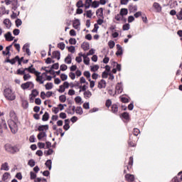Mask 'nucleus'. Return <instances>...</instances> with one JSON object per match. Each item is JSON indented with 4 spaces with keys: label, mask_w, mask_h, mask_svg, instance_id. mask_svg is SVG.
Listing matches in <instances>:
<instances>
[{
    "label": "nucleus",
    "mask_w": 182,
    "mask_h": 182,
    "mask_svg": "<svg viewBox=\"0 0 182 182\" xmlns=\"http://www.w3.org/2000/svg\"><path fill=\"white\" fill-rule=\"evenodd\" d=\"M125 179L128 182H133V181H134V175L127 173L125 175Z\"/></svg>",
    "instance_id": "nucleus-10"
},
{
    "label": "nucleus",
    "mask_w": 182,
    "mask_h": 182,
    "mask_svg": "<svg viewBox=\"0 0 182 182\" xmlns=\"http://www.w3.org/2000/svg\"><path fill=\"white\" fill-rule=\"evenodd\" d=\"M123 92V85L122 83H117L115 87V95H120Z\"/></svg>",
    "instance_id": "nucleus-7"
},
{
    "label": "nucleus",
    "mask_w": 182,
    "mask_h": 182,
    "mask_svg": "<svg viewBox=\"0 0 182 182\" xmlns=\"http://www.w3.org/2000/svg\"><path fill=\"white\" fill-rule=\"evenodd\" d=\"M38 130L40 132H46L47 130H49V125L46 124V125H40L38 127Z\"/></svg>",
    "instance_id": "nucleus-8"
},
{
    "label": "nucleus",
    "mask_w": 182,
    "mask_h": 182,
    "mask_svg": "<svg viewBox=\"0 0 182 182\" xmlns=\"http://www.w3.org/2000/svg\"><path fill=\"white\" fill-rule=\"evenodd\" d=\"M38 95H39V92L38 91V90H33L31 94V96H33V97H36V96H38Z\"/></svg>",
    "instance_id": "nucleus-37"
},
{
    "label": "nucleus",
    "mask_w": 182,
    "mask_h": 182,
    "mask_svg": "<svg viewBox=\"0 0 182 182\" xmlns=\"http://www.w3.org/2000/svg\"><path fill=\"white\" fill-rule=\"evenodd\" d=\"M60 70H62L63 72H65V70H68V65H65V64H62L60 66Z\"/></svg>",
    "instance_id": "nucleus-42"
},
{
    "label": "nucleus",
    "mask_w": 182,
    "mask_h": 182,
    "mask_svg": "<svg viewBox=\"0 0 182 182\" xmlns=\"http://www.w3.org/2000/svg\"><path fill=\"white\" fill-rule=\"evenodd\" d=\"M75 46H71L68 47V52H70L71 53H75Z\"/></svg>",
    "instance_id": "nucleus-53"
},
{
    "label": "nucleus",
    "mask_w": 182,
    "mask_h": 182,
    "mask_svg": "<svg viewBox=\"0 0 182 182\" xmlns=\"http://www.w3.org/2000/svg\"><path fill=\"white\" fill-rule=\"evenodd\" d=\"M38 146L39 147V149H45V143L38 142Z\"/></svg>",
    "instance_id": "nucleus-63"
},
{
    "label": "nucleus",
    "mask_w": 182,
    "mask_h": 182,
    "mask_svg": "<svg viewBox=\"0 0 182 182\" xmlns=\"http://www.w3.org/2000/svg\"><path fill=\"white\" fill-rule=\"evenodd\" d=\"M65 62L68 65H70L72 63V55L68 54V56L65 58Z\"/></svg>",
    "instance_id": "nucleus-20"
},
{
    "label": "nucleus",
    "mask_w": 182,
    "mask_h": 182,
    "mask_svg": "<svg viewBox=\"0 0 182 182\" xmlns=\"http://www.w3.org/2000/svg\"><path fill=\"white\" fill-rule=\"evenodd\" d=\"M65 90V88L63 85H60V88L58 90L59 93H63Z\"/></svg>",
    "instance_id": "nucleus-59"
},
{
    "label": "nucleus",
    "mask_w": 182,
    "mask_h": 182,
    "mask_svg": "<svg viewBox=\"0 0 182 182\" xmlns=\"http://www.w3.org/2000/svg\"><path fill=\"white\" fill-rule=\"evenodd\" d=\"M4 149L6 150V151H8L9 153H11L12 154L16 153L18 149H16V147L13 146L12 145L9 144H6L4 146Z\"/></svg>",
    "instance_id": "nucleus-4"
},
{
    "label": "nucleus",
    "mask_w": 182,
    "mask_h": 182,
    "mask_svg": "<svg viewBox=\"0 0 182 182\" xmlns=\"http://www.w3.org/2000/svg\"><path fill=\"white\" fill-rule=\"evenodd\" d=\"M123 31H129L130 29V24L126 23L122 27Z\"/></svg>",
    "instance_id": "nucleus-46"
},
{
    "label": "nucleus",
    "mask_w": 182,
    "mask_h": 182,
    "mask_svg": "<svg viewBox=\"0 0 182 182\" xmlns=\"http://www.w3.org/2000/svg\"><path fill=\"white\" fill-rule=\"evenodd\" d=\"M46 90H50L52 89H53V83L52 82H48L46 85Z\"/></svg>",
    "instance_id": "nucleus-30"
},
{
    "label": "nucleus",
    "mask_w": 182,
    "mask_h": 182,
    "mask_svg": "<svg viewBox=\"0 0 182 182\" xmlns=\"http://www.w3.org/2000/svg\"><path fill=\"white\" fill-rule=\"evenodd\" d=\"M97 70H99V65H95L91 67V72H97Z\"/></svg>",
    "instance_id": "nucleus-45"
},
{
    "label": "nucleus",
    "mask_w": 182,
    "mask_h": 182,
    "mask_svg": "<svg viewBox=\"0 0 182 182\" xmlns=\"http://www.w3.org/2000/svg\"><path fill=\"white\" fill-rule=\"evenodd\" d=\"M140 134V129L137 128L134 129V136H139Z\"/></svg>",
    "instance_id": "nucleus-52"
},
{
    "label": "nucleus",
    "mask_w": 182,
    "mask_h": 182,
    "mask_svg": "<svg viewBox=\"0 0 182 182\" xmlns=\"http://www.w3.org/2000/svg\"><path fill=\"white\" fill-rule=\"evenodd\" d=\"M43 122H48L49 120V113L48 112H46L42 117Z\"/></svg>",
    "instance_id": "nucleus-24"
},
{
    "label": "nucleus",
    "mask_w": 182,
    "mask_h": 182,
    "mask_svg": "<svg viewBox=\"0 0 182 182\" xmlns=\"http://www.w3.org/2000/svg\"><path fill=\"white\" fill-rule=\"evenodd\" d=\"M119 110V108L117 107V105H112V113H117Z\"/></svg>",
    "instance_id": "nucleus-31"
},
{
    "label": "nucleus",
    "mask_w": 182,
    "mask_h": 182,
    "mask_svg": "<svg viewBox=\"0 0 182 182\" xmlns=\"http://www.w3.org/2000/svg\"><path fill=\"white\" fill-rule=\"evenodd\" d=\"M82 49H83V50H89V49H90V46L89 45V43H82L81 46Z\"/></svg>",
    "instance_id": "nucleus-25"
},
{
    "label": "nucleus",
    "mask_w": 182,
    "mask_h": 182,
    "mask_svg": "<svg viewBox=\"0 0 182 182\" xmlns=\"http://www.w3.org/2000/svg\"><path fill=\"white\" fill-rule=\"evenodd\" d=\"M46 73H43L41 75V73L37 72V73L36 74V82H38L40 85H43V83H45V80H46L45 78H43V76H46Z\"/></svg>",
    "instance_id": "nucleus-3"
},
{
    "label": "nucleus",
    "mask_w": 182,
    "mask_h": 182,
    "mask_svg": "<svg viewBox=\"0 0 182 182\" xmlns=\"http://www.w3.org/2000/svg\"><path fill=\"white\" fill-rule=\"evenodd\" d=\"M51 70L52 69H55V70H58V69H59V63H56L55 64H53L51 68H50Z\"/></svg>",
    "instance_id": "nucleus-43"
},
{
    "label": "nucleus",
    "mask_w": 182,
    "mask_h": 182,
    "mask_svg": "<svg viewBox=\"0 0 182 182\" xmlns=\"http://www.w3.org/2000/svg\"><path fill=\"white\" fill-rule=\"evenodd\" d=\"M122 117L124 119H125V120H128V119H129V113H127V112L122 113Z\"/></svg>",
    "instance_id": "nucleus-60"
},
{
    "label": "nucleus",
    "mask_w": 182,
    "mask_h": 182,
    "mask_svg": "<svg viewBox=\"0 0 182 182\" xmlns=\"http://www.w3.org/2000/svg\"><path fill=\"white\" fill-rule=\"evenodd\" d=\"M59 100L61 102V103H65L66 102V96L65 95H60L59 97Z\"/></svg>",
    "instance_id": "nucleus-39"
},
{
    "label": "nucleus",
    "mask_w": 182,
    "mask_h": 182,
    "mask_svg": "<svg viewBox=\"0 0 182 182\" xmlns=\"http://www.w3.org/2000/svg\"><path fill=\"white\" fill-rule=\"evenodd\" d=\"M26 70H25V68L23 70L18 69V70H17V75H24Z\"/></svg>",
    "instance_id": "nucleus-56"
},
{
    "label": "nucleus",
    "mask_w": 182,
    "mask_h": 182,
    "mask_svg": "<svg viewBox=\"0 0 182 182\" xmlns=\"http://www.w3.org/2000/svg\"><path fill=\"white\" fill-rule=\"evenodd\" d=\"M54 59H58V60H60V51H54L53 52V56Z\"/></svg>",
    "instance_id": "nucleus-15"
},
{
    "label": "nucleus",
    "mask_w": 182,
    "mask_h": 182,
    "mask_svg": "<svg viewBox=\"0 0 182 182\" xmlns=\"http://www.w3.org/2000/svg\"><path fill=\"white\" fill-rule=\"evenodd\" d=\"M96 14L98 16H103V9L102 8H100L97 10L96 11Z\"/></svg>",
    "instance_id": "nucleus-33"
},
{
    "label": "nucleus",
    "mask_w": 182,
    "mask_h": 182,
    "mask_svg": "<svg viewBox=\"0 0 182 182\" xmlns=\"http://www.w3.org/2000/svg\"><path fill=\"white\" fill-rule=\"evenodd\" d=\"M53 153H54L53 149H50V148H49L48 150L44 151V154H45V156H52V154H53Z\"/></svg>",
    "instance_id": "nucleus-23"
},
{
    "label": "nucleus",
    "mask_w": 182,
    "mask_h": 182,
    "mask_svg": "<svg viewBox=\"0 0 182 182\" xmlns=\"http://www.w3.org/2000/svg\"><path fill=\"white\" fill-rule=\"evenodd\" d=\"M119 14H121V16L123 17L126 15H127V14H129V11L127 10V9H122L120 10Z\"/></svg>",
    "instance_id": "nucleus-28"
},
{
    "label": "nucleus",
    "mask_w": 182,
    "mask_h": 182,
    "mask_svg": "<svg viewBox=\"0 0 182 182\" xmlns=\"http://www.w3.org/2000/svg\"><path fill=\"white\" fill-rule=\"evenodd\" d=\"M31 76L29 74H24L23 79L24 80H29L31 79Z\"/></svg>",
    "instance_id": "nucleus-61"
},
{
    "label": "nucleus",
    "mask_w": 182,
    "mask_h": 182,
    "mask_svg": "<svg viewBox=\"0 0 182 182\" xmlns=\"http://www.w3.org/2000/svg\"><path fill=\"white\" fill-rule=\"evenodd\" d=\"M22 107L23 109H28L29 107V103L26 100H23L22 101Z\"/></svg>",
    "instance_id": "nucleus-34"
},
{
    "label": "nucleus",
    "mask_w": 182,
    "mask_h": 182,
    "mask_svg": "<svg viewBox=\"0 0 182 182\" xmlns=\"http://www.w3.org/2000/svg\"><path fill=\"white\" fill-rule=\"evenodd\" d=\"M69 43H70V45H76V39L75 38H70Z\"/></svg>",
    "instance_id": "nucleus-55"
},
{
    "label": "nucleus",
    "mask_w": 182,
    "mask_h": 182,
    "mask_svg": "<svg viewBox=\"0 0 182 182\" xmlns=\"http://www.w3.org/2000/svg\"><path fill=\"white\" fill-rule=\"evenodd\" d=\"M8 124H9V127L11 129V133H13V134H15L18 132V124H16V122H15L12 119H9Z\"/></svg>",
    "instance_id": "nucleus-2"
},
{
    "label": "nucleus",
    "mask_w": 182,
    "mask_h": 182,
    "mask_svg": "<svg viewBox=\"0 0 182 182\" xmlns=\"http://www.w3.org/2000/svg\"><path fill=\"white\" fill-rule=\"evenodd\" d=\"M84 76H85V77H87V79H90V72L89 71H85L84 72Z\"/></svg>",
    "instance_id": "nucleus-54"
},
{
    "label": "nucleus",
    "mask_w": 182,
    "mask_h": 182,
    "mask_svg": "<svg viewBox=\"0 0 182 182\" xmlns=\"http://www.w3.org/2000/svg\"><path fill=\"white\" fill-rule=\"evenodd\" d=\"M77 8H83L85 6V4H83V1L82 0H80L76 4Z\"/></svg>",
    "instance_id": "nucleus-36"
},
{
    "label": "nucleus",
    "mask_w": 182,
    "mask_h": 182,
    "mask_svg": "<svg viewBox=\"0 0 182 182\" xmlns=\"http://www.w3.org/2000/svg\"><path fill=\"white\" fill-rule=\"evenodd\" d=\"M75 112L77 114H83V109H82V107H77L75 109Z\"/></svg>",
    "instance_id": "nucleus-32"
},
{
    "label": "nucleus",
    "mask_w": 182,
    "mask_h": 182,
    "mask_svg": "<svg viewBox=\"0 0 182 182\" xmlns=\"http://www.w3.org/2000/svg\"><path fill=\"white\" fill-rule=\"evenodd\" d=\"M4 130H8V125H6L5 119H1L0 121V136L4 134Z\"/></svg>",
    "instance_id": "nucleus-5"
},
{
    "label": "nucleus",
    "mask_w": 182,
    "mask_h": 182,
    "mask_svg": "<svg viewBox=\"0 0 182 182\" xmlns=\"http://www.w3.org/2000/svg\"><path fill=\"white\" fill-rule=\"evenodd\" d=\"M46 132H41L38 134L37 137L38 140H42V139H43V137H46Z\"/></svg>",
    "instance_id": "nucleus-22"
},
{
    "label": "nucleus",
    "mask_w": 182,
    "mask_h": 182,
    "mask_svg": "<svg viewBox=\"0 0 182 182\" xmlns=\"http://www.w3.org/2000/svg\"><path fill=\"white\" fill-rule=\"evenodd\" d=\"M4 96L6 97V100H9L10 102H12L16 99L15 92L11 88L4 89Z\"/></svg>",
    "instance_id": "nucleus-1"
},
{
    "label": "nucleus",
    "mask_w": 182,
    "mask_h": 182,
    "mask_svg": "<svg viewBox=\"0 0 182 182\" xmlns=\"http://www.w3.org/2000/svg\"><path fill=\"white\" fill-rule=\"evenodd\" d=\"M45 164L46 167L48 168L49 170H52V160L50 159L47 160Z\"/></svg>",
    "instance_id": "nucleus-29"
},
{
    "label": "nucleus",
    "mask_w": 182,
    "mask_h": 182,
    "mask_svg": "<svg viewBox=\"0 0 182 182\" xmlns=\"http://www.w3.org/2000/svg\"><path fill=\"white\" fill-rule=\"evenodd\" d=\"M71 88L75 87L76 89H82V85H80V82H77L76 83L71 82L70 84Z\"/></svg>",
    "instance_id": "nucleus-16"
},
{
    "label": "nucleus",
    "mask_w": 182,
    "mask_h": 182,
    "mask_svg": "<svg viewBox=\"0 0 182 182\" xmlns=\"http://www.w3.org/2000/svg\"><path fill=\"white\" fill-rule=\"evenodd\" d=\"M18 59V56L16 55L14 58L10 60L11 65H15L16 63V60Z\"/></svg>",
    "instance_id": "nucleus-44"
},
{
    "label": "nucleus",
    "mask_w": 182,
    "mask_h": 182,
    "mask_svg": "<svg viewBox=\"0 0 182 182\" xmlns=\"http://www.w3.org/2000/svg\"><path fill=\"white\" fill-rule=\"evenodd\" d=\"M35 160L30 159L28 162V164L30 166V167H35Z\"/></svg>",
    "instance_id": "nucleus-40"
},
{
    "label": "nucleus",
    "mask_w": 182,
    "mask_h": 182,
    "mask_svg": "<svg viewBox=\"0 0 182 182\" xmlns=\"http://www.w3.org/2000/svg\"><path fill=\"white\" fill-rule=\"evenodd\" d=\"M69 77H70V79H72V80H75V79H76V74H75L73 72H70L69 73Z\"/></svg>",
    "instance_id": "nucleus-49"
},
{
    "label": "nucleus",
    "mask_w": 182,
    "mask_h": 182,
    "mask_svg": "<svg viewBox=\"0 0 182 182\" xmlns=\"http://www.w3.org/2000/svg\"><path fill=\"white\" fill-rule=\"evenodd\" d=\"M11 176V173H9V172H5L4 174H3V176H2V180L4 181H6L8 180V178H9V176Z\"/></svg>",
    "instance_id": "nucleus-26"
},
{
    "label": "nucleus",
    "mask_w": 182,
    "mask_h": 182,
    "mask_svg": "<svg viewBox=\"0 0 182 182\" xmlns=\"http://www.w3.org/2000/svg\"><path fill=\"white\" fill-rule=\"evenodd\" d=\"M1 170H4V171H9V165H8L7 162L1 164Z\"/></svg>",
    "instance_id": "nucleus-17"
},
{
    "label": "nucleus",
    "mask_w": 182,
    "mask_h": 182,
    "mask_svg": "<svg viewBox=\"0 0 182 182\" xmlns=\"http://www.w3.org/2000/svg\"><path fill=\"white\" fill-rule=\"evenodd\" d=\"M121 102L122 103H129V100L124 97H121Z\"/></svg>",
    "instance_id": "nucleus-64"
},
{
    "label": "nucleus",
    "mask_w": 182,
    "mask_h": 182,
    "mask_svg": "<svg viewBox=\"0 0 182 182\" xmlns=\"http://www.w3.org/2000/svg\"><path fill=\"white\" fill-rule=\"evenodd\" d=\"M75 101L77 102V103H80V102H82V97L80 96H77L75 98Z\"/></svg>",
    "instance_id": "nucleus-62"
},
{
    "label": "nucleus",
    "mask_w": 182,
    "mask_h": 182,
    "mask_svg": "<svg viewBox=\"0 0 182 182\" xmlns=\"http://www.w3.org/2000/svg\"><path fill=\"white\" fill-rule=\"evenodd\" d=\"M21 25H22V20L19 19V18H17L16 20V26L17 28H19V26H21Z\"/></svg>",
    "instance_id": "nucleus-41"
},
{
    "label": "nucleus",
    "mask_w": 182,
    "mask_h": 182,
    "mask_svg": "<svg viewBox=\"0 0 182 182\" xmlns=\"http://www.w3.org/2000/svg\"><path fill=\"white\" fill-rule=\"evenodd\" d=\"M19 33H21V31L18 28H16L13 31V34L14 35V36H18Z\"/></svg>",
    "instance_id": "nucleus-48"
},
{
    "label": "nucleus",
    "mask_w": 182,
    "mask_h": 182,
    "mask_svg": "<svg viewBox=\"0 0 182 182\" xmlns=\"http://www.w3.org/2000/svg\"><path fill=\"white\" fill-rule=\"evenodd\" d=\"M100 4L99 1H95L92 2L91 6H92V8H99V6H100Z\"/></svg>",
    "instance_id": "nucleus-38"
},
{
    "label": "nucleus",
    "mask_w": 182,
    "mask_h": 182,
    "mask_svg": "<svg viewBox=\"0 0 182 182\" xmlns=\"http://www.w3.org/2000/svg\"><path fill=\"white\" fill-rule=\"evenodd\" d=\"M33 65H31V67H28L27 68H25V70H28L30 73H33L34 75H36L38 73V71L35 68H32Z\"/></svg>",
    "instance_id": "nucleus-18"
},
{
    "label": "nucleus",
    "mask_w": 182,
    "mask_h": 182,
    "mask_svg": "<svg viewBox=\"0 0 182 182\" xmlns=\"http://www.w3.org/2000/svg\"><path fill=\"white\" fill-rule=\"evenodd\" d=\"M153 6L156 9L157 12H161V6H160V4L154 2Z\"/></svg>",
    "instance_id": "nucleus-19"
},
{
    "label": "nucleus",
    "mask_w": 182,
    "mask_h": 182,
    "mask_svg": "<svg viewBox=\"0 0 182 182\" xmlns=\"http://www.w3.org/2000/svg\"><path fill=\"white\" fill-rule=\"evenodd\" d=\"M82 56H83V53H78V56H77L75 58V60H76V62H77V63H81V62H82Z\"/></svg>",
    "instance_id": "nucleus-27"
},
{
    "label": "nucleus",
    "mask_w": 182,
    "mask_h": 182,
    "mask_svg": "<svg viewBox=\"0 0 182 182\" xmlns=\"http://www.w3.org/2000/svg\"><path fill=\"white\" fill-rule=\"evenodd\" d=\"M23 50L27 53V55L28 56H31V50H29V44L26 43L23 46Z\"/></svg>",
    "instance_id": "nucleus-12"
},
{
    "label": "nucleus",
    "mask_w": 182,
    "mask_h": 182,
    "mask_svg": "<svg viewBox=\"0 0 182 182\" xmlns=\"http://www.w3.org/2000/svg\"><path fill=\"white\" fill-rule=\"evenodd\" d=\"M60 79L63 80V82H65V80H68V75H66V74H61L60 75Z\"/></svg>",
    "instance_id": "nucleus-51"
},
{
    "label": "nucleus",
    "mask_w": 182,
    "mask_h": 182,
    "mask_svg": "<svg viewBox=\"0 0 182 182\" xmlns=\"http://www.w3.org/2000/svg\"><path fill=\"white\" fill-rule=\"evenodd\" d=\"M65 43H60L58 44V47L61 49V50H63L65 49Z\"/></svg>",
    "instance_id": "nucleus-50"
},
{
    "label": "nucleus",
    "mask_w": 182,
    "mask_h": 182,
    "mask_svg": "<svg viewBox=\"0 0 182 182\" xmlns=\"http://www.w3.org/2000/svg\"><path fill=\"white\" fill-rule=\"evenodd\" d=\"M4 24L5 25L6 28H7V29H9L12 26V23L9 18L4 19Z\"/></svg>",
    "instance_id": "nucleus-14"
},
{
    "label": "nucleus",
    "mask_w": 182,
    "mask_h": 182,
    "mask_svg": "<svg viewBox=\"0 0 182 182\" xmlns=\"http://www.w3.org/2000/svg\"><path fill=\"white\" fill-rule=\"evenodd\" d=\"M83 62L85 65H89L90 63V58H89V57L84 58Z\"/></svg>",
    "instance_id": "nucleus-58"
},
{
    "label": "nucleus",
    "mask_w": 182,
    "mask_h": 182,
    "mask_svg": "<svg viewBox=\"0 0 182 182\" xmlns=\"http://www.w3.org/2000/svg\"><path fill=\"white\" fill-rule=\"evenodd\" d=\"M116 45V43H114L113 41H109L108 42V46L109 49H113Z\"/></svg>",
    "instance_id": "nucleus-35"
},
{
    "label": "nucleus",
    "mask_w": 182,
    "mask_h": 182,
    "mask_svg": "<svg viewBox=\"0 0 182 182\" xmlns=\"http://www.w3.org/2000/svg\"><path fill=\"white\" fill-rule=\"evenodd\" d=\"M97 87H98L99 89H105V87H106V80H101L98 82Z\"/></svg>",
    "instance_id": "nucleus-13"
},
{
    "label": "nucleus",
    "mask_w": 182,
    "mask_h": 182,
    "mask_svg": "<svg viewBox=\"0 0 182 182\" xmlns=\"http://www.w3.org/2000/svg\"><path fill=\"white\" fill-rule=\"evenodd\" d=\"M84 97L85 99H90L92 97V92L90 90L84 92Z\"/></svg>",
    "instance_id": "nucleus-21"
},
{
    "label": "nucleus",
    "mask_w": 182,
    "mask_h": 182,
    "mask_svg": "<svg viewBox=\"0 0 182 182\" xmlns=\"http://www.w3.org/2000/svg\"><path fill=\"white\" fill-rule=\"evenodd\" d=\"M73 26L75 29H79L80 28V20L76 18L73 23Z\"/></svg>",
    "instance_id": "nucleus-9"
},
{
    "label": "nucleus",
    "mask_w": 182,
    "mask_h": 182,
    "mask_svg": "<svg viewBox=\"0 0 182 182\" xmlns=\"http://www.w3.org/2000/svg\"><path fill=\"white\" fill-rule=\"evenodd\" d=\"M6 41H8L9 42H11V41H14V37L12 36V33L11 32H8L4 35Z\"/></svg>",
    "instance_id": "nucleus-11"
},
{
    "label": "nucleus",
    "mask_w": 182,
    "mask_h": 182,
    "mask_svg": "<svg viewBox=\"0 0 182 182\" xmlns=\"http://www.w3.org/2000/svg\"><path fill=\"white\" fill-rule=\"evenodd\" d=\"M115 19H116V21H122L123 17L119 14H117V15L115 16Z\"/></svg>",
    "instance_id": "nucleus-57"
},
{
    "label": "nucleus",
    "mask_w": 182,
    "mask_h": 182,
    "mask_svg": "<svg viewBox=\"0 0 182 182\" xmlns=\"http://www.w3.org/2000/svg\"><path fill=\"white\" fill-rule=\"evenodd\" d=\"M21 89L23 90H26V89H29L31 87V89H33L35 87V85H33V82H27L26 83H23L21 85Z\"/></svg>",
    "instance_id": "nucleus-6"
},
{
    "label": "nucleus",
    "mask_w": 182,
    "mask_h": 182,
    "mask_svg": "<svg viewBox=\"0 0 182 182\" xmlns=\"http://www.w3.org/2000/svg\"><path fill=\"white\" fill-rule=\"evenodd\" d=\"M87 18H92L93 16V14H92V10H88L86 11Z\"/></svg>",
    "instance_id": "nucleus-47"
}]
</instances>
